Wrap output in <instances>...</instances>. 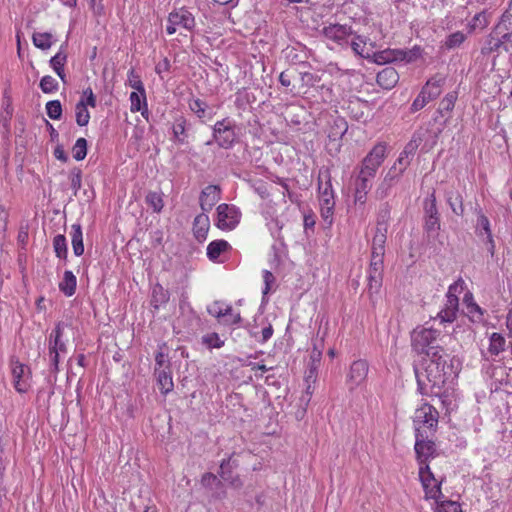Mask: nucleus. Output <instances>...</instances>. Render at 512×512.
I'll return each mask as SVG.
<instances>
[{
    "mask_svg": "<svg viewBox=\"0 0 512 512\" xmlns=\"http://www.w3.org/2000/svg\"><path fill=\"white\" fill-rule=\"evenodd\" d=\"M189 108L201 120L205 118L212 119L215 114L208 104L201 99L190 100Z\"/></svg>",
    "mask_w": 512,
    "mask_h": 512,
    "instance_id": "nucleus-25",
    "label": "nucleus"
},
{
    "mask_svg": "<svg viewBox=\"0 0 512 512\" xmlns=\"http://www.w3.org/2000/svg\"><path fill=\"white\" fill-rule=\"evenodd\" d=\"M301 79L307 86H315L316 82L319 81V77L310 72L302 73Z\"/></svg>",
    "mask_w": 512,
    "mask_h": 512,
    "instance_id": "nucleus-64",
    "label": "nucleus"
},
{
    "mask_svg": "<svg viewBox=\"0 0 512 512\" xmlns=\"http://www.w3.org/2000/svg\"><path fill=\"white\" fill-rule=\"evenodd\" d=\"M386 157V145L378 143L362 160L360 170L368 176H376V172Z\"/></svg>",
    "mask_w": 512,
    "mask_h": 512,
    "instance_id": "nucleus-10",
    "label": "nucleus"
},
{
    "mask_svg": "<svg viewBox=\"0 0 512 512\" xmlns=\"http://www.w3.org/2000/svg\"><path fill=\"white\" fill-rule=\"evenodd\" d=\"M202 343L208 348H221L224 341L220 339L219 335L215 332L206 334L202 337Z\"/></svg>",
    "mask_w": 512,
    "mask_h": 512,
    "instance_id": "nucleus-49",
    "label": "nucleus"
},
{
    "mask_svg": "<svg viewBox=\"0 0 512 512\" xmlns=\"http://www.w3.org/2000/svg\"><path fill=\"white\" fill-rule=\"evenodd\" d=\"M419 477L423 485L426 498L438 501L440 497H443L441 492V482L434 477L428 464L419 467Z\"/></svg>",
    "mask_w": 512,
    "mask_h": 512,
    "instance_id": "nucleus-11",
    "label": "nucleus"
},
{
    "mask_svg": "<svg viewBox=\"0 0 512 512\" xmlns=\"http://www.w3.org/2000/svg\"><path fill=\"white\" fill-rule=\"evenodd\" d=\"M75 116L79 126H86L89 123L90 114L83 99L76 104Z\"/></svg>",
    "mask_w": 512,
    "mask_h": 512,
    "instance_id": "nucleus-41",
    "label": "nucleus"
},
{
    "mask_svg": "<svg viewBox=\"0 0 512 512\" xmlns=\"http://www.w3.org/2000/svg\"><path fill=\"white\" fill-rule=\"evenodd\" d=\"M465 39L466 35L461 31H457L447 36L444 42V46L446 49L449 50L454 49L456 47H459L465 41Z\"/></svg>",
    "mask_w": 512,
    "mask_h": 512,
    "instance_id": "nucleus-45",
    "label": "nucleus"
},
{
    "mask_svg": "<svg viewBox=\"0 0 512 512\" xmlns=\"http://www.w3.org/2000/svg\"><path fill=\"white\" fill-rule=\"evenodd\" d=\"M318 192L320 205H335L331 175L328 170L321 172L319 175Z\"/></svg>",
    "mask_w": 512,
    "mask_h": 512,
    "instance_id": "nucleus-15",
    "label": "nucleus"
},
{
    "mask_svg": "<svg viewBox=\"0 0 512 512\" xmlns=\"http://www.w3.org/2000/svg\"><path fill=\"white\" fill-rule=\"evenodd\" d=\"M65 45H61L60 50L50 59L49 64L54 71L64 68L67 62V53L64 49Z\"/></svg>",
    "mask_w": 512,
    "mask_h": 512,
    "instance_id": "nucleus-43",
    "label": "nucleus"
},
{
    "mask_svg": "<svg viewBox=\"0 0 512 512\" xmlns=\"http://www.w3.org/2000/svg\"><path fill=\"white\" fill-rule=\"evenodd\" d=\"M64 324L58 322L48 337V350L50 365L54 372L58 371L60 354L67 353V346L63 340Z\"/></svg>",
    "mask_w": 512,
    "mask_h": 512,
    "instance_id": "nucleus-5",
    "label": "nucleus"
},
{
    "mask_svg": "<svg viewBox=\"0 0 512 512\" xmlns=\"http://www.w3.org/2000/svg\"><path fill=\"white\" fill-rule=\"evenodd\" d=\"M391 188L390 184L382 180L375 191L376 198L380 200L386 198L390 194Z\"/></svg>",
    "mask_w": 512,
    "mask_h": 512,
    "instance_id": "nucleus-61",
    "label": "nucleus"
},
{
    "mask_svg": "<svg viewBox=\"0 0 512 512\" xmlns=\"http://www.w3.org/2000/svg\"><path fill=\"white\" fill-rule=\"evenodd\" d=\"M446 201L450 206L452 212L457 216H463L464 203L461 193L457 190H449L446 192Z\"/></svg>",
    "mask_w": 512,
    "mask_h": 512,
    "instance_id": "nucleus-26",
    "label": "nucleus"
},
{
    "mask_svg": "<svg viewBox=\"0 0 512 512\" xmlns=\"http://www.w3.org/2000/svg\"><path fill=\"white\" fill-rule=\"evenodd\" d=\"M146 204L156 213L161 212L164 203L161 193L150 191L145 197Z\"/></svg>",
    "mask_w": 512,
    "mask_h": 512,
    "instance_id": "nucleus-42",
    "label": "nucleus"
},
{
    "mask_svg": "<svg viewBox=\"0 0 512 512\" xmlns=\"http://www.w3.org/2000/svg\"><path fill=\"white\" fill-rule=\"evenodd\" d=\"M402 49H386L378 53L373 52L374 61L377 64H386L391 62L400 61Z\"/></svg>",
    "mask_w": 512,
    "mask_h": 512,
    "instance_id": "nucleus-29",
    "label": "nucleus"
},
{
    "mask_svg": "<svg viewBox=\"0 0 512 512\" xmlns=\"http://www.w3.org/2000/svg\"><path fill=\"white\" fill-rule=\"evenodd\" d=\"M53 248L56 256L60 259H67L68 248L66 238L62 234H58L53 239Z\"/></svg>",
    "mask_w": 512,
    "mask_h": 512,
    "instance_id": "nucleus-39",
    "label": "nucleus"
},
{
    "mask_svg": "<svg viewBox=\"0 0 512 512\" xmlns=\"http://www.w3.org/2000/svg\"><path fill=\"white\" fill-rule=\"evenodd\" d=\"M155 375L157 378V384L162 394L166 395L173 390L174 383L172 379L171 368L162 370L155 368Z\"/></svg>",
    "mask_w": 512,
    "mask_h": 512,
    "instance_id": "nucleus-24",
    "label": "nucleus"
},
{
    "mask_svg": "<svg viewBox=\"0 0 512 512\" xmlns=\"http://www.w3.org/2000/svg\"><path fill=\"white\" fill-rule=\"evenodd\" d=\"M353 36L354 37L350 43L353 52L362 58H370L373 55V50L368 47L369 39L366 36L357 35L355 33Z\"/></svg>",
    "mask_w": 512,
    "mask_h": 512,
    "instance_id": "nucleus-20",
    "label": "nucleus"
},
{
    "mask_svg": "<svg viewBox=\"0 0 512 512\" xmlns=\"http://www.w3.org/2000/svg\"><path fill=\"white\" fill-rule=\"evenodd\" d=\"M235 123L229 118L217 121L212 127V140L206 142V145L217 143L220 148L230 149L236 141Z\"/></svg>",
    "mask_w": 512,
    "mask_h": 512,
    "instance_id": "nucleus-3",
    "label": "nucleus"
},
{
    "mask_svg": "<svg viewBox=\"0 0 512 512\" xmlns=\"http://www.w3.org/2000/svg\"><path fill=\"white\" fill-rule=\"evenodd\" d=\"M221 190L217 185L206 186L200 194V207L204 212L210 211L220 200Z\"/></svg>",
    "mask_w": 512,
    "mask_h": 512,
    "instance_id": "nucleus-18",
    "label": "nucleus"
},
{
    "mask_svg": "<svg viewBox=\"0 0 512 512\" xmlns=\"http://www.w3.org/2000/svg\"><path fill=\"white\" fill-rule=\"evenodd\" d=\"M240 217L241 213L234 205L223 203L217 207V227L222 230L234 229Z\"/></svg>",
    "mask_w": 512,
    "mask_h": 512,
    "instance_id": "nucleus-12",
    "label": "nucleus"
},
{
    "mask_svg": "<svg viewBox=\"0 0 512 512\" xmlns=\"http://www.w3.org/2000/svg\"><path fill=\"white\" fill-rule=\"evenodd\" d=\"M207 312L221 323L224 317L230 313V305H225L222 301H214L207 307Z\"/></svg>",
    "mask_w": 512,
    "mask_h": 512,
    "instance_id": "nucleus-36",
    "label": "nucleus"
},
{
    "mask_svg": "<svg viewBox=\"0 0 512 512\" xmlns=\"http://www.w3.org/2000/svg\"><path fill=\"white\" fill-rule=\"evenodd\" d=\"M375 176H368L364 171L360 170L355 180V202L365 203L366 195L372 187V180Z\"/></svg>",
    "mask_w": 512,
    "mask_h": 512,
    "instance_id": "nucleus-17",
    "label": "nucleus"
},
{
    "mask_svg": "<svg viewBox=\"0 0 512 512\" xmlns=\"http://www.w3.org/2000/svg\"><path fill=\"white\" fill-rule=\"evenodd\" d=\"M429 361L424 368V372L414 369L418 390L423 395L440 396L443 388L453 382L460 370V361L451 357L446 351L440 353L433 352L429 356Z\"/></svg>",
    "mask_w": 512,
    "mask_h": 512,
    "instance_id": "nucleus-1",
    "label": "nucleus"
},
{
    "mask_svg": "<svg viewBox=\"0 0 512 512\" xmlns=\"http://www.w3.org/2000/svg\"><path fill=\"white\" fill-rule=\"evenodd\" d=\"M129 99H130V103H131L130 110L132 112L141 111L142 116L147 118L148 109H147V106L146 107L144 106L142 94L139 92H132L130 94Z\"/></svg>",
    "mask_w": 512,
    "mask_h": 512,
    "instance_id": "nucleus-38",
    "label": "nucleus"
},
{
    "mask_svg": "<svg viewBox=\"0 0 512 512\" xmlns=\"http://www.w3.org/2000/svg\"><path fill=\"white\" fill-rule=\"evenodd\" d=\"M335 205H320L322 219L330 226L333 223Z\"/></svg>",
    "mask_w": 512,
    "mask_h": 512,
    "instance_id": "nucleus-57",
    "label": "nucleus"
},
{
    "mask_svg": "<svg viewBox=\"0 0 512 512\" xmlns=\"http://www.w3.org/2000/svg\"><path fill=\"white\" fill-rule=\"evenodd\" d=\"M39 86H40V89L42 90V92L45 94L53 93V92L57 91L58 87H59L56 79L50 75H46V76L42 77V79L40 80Z\"/></svg>",
    "mask_w": 512,
    "mask_h": 512,
    "instance_id": "nucleus-47",
    "label": "nucleus"
},
{
    "mask_svg": "<svg viewBox=\"0 0 512 512\" xmlns=\"http://www.w3.org/2000/svg\"><path fill=\"white\" fill-rule=\"evenodd\" d=\"M457 317V312L443 308L437 315L441 323H452Z\"/></svg>",
    "mask_w": 512,
    "mask_h": 512,
    "instance_id": "nucleus-58",
    "label": "nucleus"
},
{
    "mask_svg": "<svg viewBox=\"0 0 512 512\" xmlns=\"http://www.w3.org/2000/svg\"><path fill=\"white\" fill-rule=\"evenodd\" d=\"M73 158L77 161L83 160L87 155V141L85 138H78L72 148Z\"/></svg>",
    "mask_w": 512,
    "mask_h": 512,
    "instance_id": "nucleus-46",
    "label": "nucleus"
},
{
    "mask_svg": "<svg viewBox=\"0 0 512 512\" xmlns=\"http://www.w3.org/2000/svg\"><path fill=\"white\" fill-rule=\"evenodd\" d=\"M477 213V221L475 225V233L479 236H486L488 237L489 234H492L490 221L489 219L483 214L481 208L475 209Z\"/></svg>",
    "mask_w": 512,
    "mask_h": 512,
    "instance_id": "nucleus-32",
    "label": "nucleus"
},
{
    "mask_svg": "<svg viewBox=\"0 0 512 512\" xmlns=\"http://www.w3.org/2000/svg\"><path fill=\"white\" fill-rule=\"evenodd\" d=\"M457 92H449L439 103L438 112L444 116L445 113H449L453 110L455 102L457 100Z\"/></svg>",
    "mask_w": 512,
    "mask_h": 512,
    "instance_id": "nucleus-40",
    "label": "nucleus"
},
{
    "mask_svg": "<svg viewBox=\"0 0 512 512\" xmlns=\"http://www.w3.org/2000/svg\"><path fill=\"white\" fill-rule=\"evenodd\" d=\"M322 33L328 40H331L339 45L348 43V37L354 35L351 26L346 24H329L323 27Z\"/></svg>",
    "mask_w": 512,
    "mask_h": 512,
    "instance_id": "nucleus-13",
    "label": "nucleus"
},
{
    "mask_svg": "<svg viewBox=\"0 0 512 512\" xmlns=\"http://www.w3.org/2000/svg\"><path fill=\"white\" fill-rule=\"evenodd\" d=\"M201 484L206 487V488H210V489H213V487H221L222 486V483L221 481L217 478L216 475H214L213 473H205L203 474L202 478H201Z\"/></svg>",
    "mask_w": 512,
    "mask_h": 512,
    "instance_id": "nucleus-54",
    "label": "nucleus"
},
{
    "mask_svg": "<svg viewBox=\"0 0 512 512\" xmlns=\"http://www.w3.org/2000/svg\"><path fill=\"white\" fill-rule=\"evenodd\" d=\"M32 40L37 48L48 50L53 44V35L48 32H35L32 36Z\"/></svg>",
    "mask_w": 512,
    "mask_h": 512,
    "instance_id": "nucleus-37",
    "label": "nucleus"
},
{
    "mask_svg": "<svg viewBox=\"0 0 512 512\" xmlns=\"http://www.w3.org/2000/svg\"><path fill=\"white\" fill-rule=\"evenodd\" d=\"M368 370L369 365L366 360L359 359L351 364L349 373L347 375V383L350 390L355 389L365 381Z\"/></svg>",
    "mask_w": 512,
    "mask_h": 512,
    "instance_id": "nucleus-14",
    "label": "nucleus"
},
{
    "mask_svg": "<svg viewBox=\"0 0 512 512\" xmlns=\"http://www.w3.org/2000/svg\"><path fill=\"white\" fill-rule=\"evenodd\" d=\"M505 344L506 340L504 336L500 333L494 332L489 338L488 351L491 355L497 356L505 350Z\"/></svg>",
    "mask_w": 512,
    "mask_h": 512,
    "instance_id": "nucleus-35",
    "label": "nucleus"
},
{
    "mask_svg": "<svg viewBox=\"0 0 512 512\" xmlns=\"http://www.w3.org/2000/svg\"><path fill=\"white\" fill-rule=\"evenodd\" d=\"M77 286L76 276L72 271L66 270L64 272L63 278L59 283V290L64 293V295L70 297L74 295Z\"/></svg>",
    "mask_w": 512,
    "mask_h": 512,
    "instance_id": "nucleus-28",
    "label": "nucleus"
},
{
    "mask_svg": "<svg viewBox=\"0 0 512 512\" xmlns=\"http://www.w3.org/2000/svg\"><path fill=\"white\" fill-rule=\"evenodd\" d=\"M69 178H70V181H71V188L74 191V195H76L78 190L81 188L82 171L79 168H73L70 171Z\"/></svg>",
    "mask_w": 512,
    "mask_h": 512,
    "instance_id": "nucleus-53",
    "label": "nucleus"
},
{
    "mask_svg": "<svg viewBox=\"0 0 512 512\" xmlns=\"http://www.w3.org/2000/svg\"><path fill=\"white\" fill-rule=\"evenodd\" d=\"M444 82V77L434 76L430 78L413 101L410 108L411 112H417L423 109L430 101L436 99L442 92Z\"/></svg>",
    "mask_w": 512,
    "mask_h": 512,
    "instance_id": "nucleus-4",
    "label": "nucleus"
},
{
    "mask_svg": "<svg viewBox=\"0 0 512 512\" xmlns=\"http://www.w3.org/2000/svg\"><path fill=\"white\" fill-rule=\"evenodd\" d=\"M499 34H501V32L495 28V30L488 36L485 45L482 48V54L499 52L503 49V40L499 38Z\"/></svg>",
    "mask_w": 512,
    "mask_h": 512,
    "instance_id": "nucleus-30",
    "label": "nucleus"
},
{
    "mask_svg": "<svg viewBox=\"0 0 512 512\" xmlns=\"http://www.w3.org/2000/svg\"><path fill=\"white\" fill-rule=\"evenodd\" d=\"M387 227H376L375 235L372 239V246L375 247H385L386 239H387Z\"/></svg>",
    "mask_w": 512,
    "mask_h": 512,
    "instance_id": "nucleus-50",
    "label": "nucleus"
},
{
    "mask_svg": "<svg viewBox=\"0 0 512 512\" xmlns=\"http://www.w3.org/2000/svg\"><path fill=\"white\" fill-rule=\"evenodd\" d=\"M210 227L209 217L203 212L197 215L193 222V234L202 242L206 239Z\"/></svg>",
    "mask_w": 512,
    "mask_h": 512,
    "instance_id": "nucleus-21",
    "label": "nucleus"
},
{
    "mask_svg": "<svg viewBox=\"0 0 512 512\" xmlns=\"http://www.w3.org/2000/svg\"><path fill=\"white\" fill-rule=\"evenodd\" d=\"M376 81L380 87L389 90L397 84L399 75L393 67H386L377 73Z\"/></svg>",
    "mask_w": 512,
    "mask_h": 512,
    "instance_id": "nucleus-19",
    "label": "nucleus"
},
{
    "mask_svg": "<svg viewBox=\"0 0 512 512\" xmlns=\"http://www.w3.org/2000/svg\"><path fill=\"white\" fill-rule=\"evenodd\" d=\"M428 438L429 434L426 430L417 428L414 450L420 466L427 464L428 460L433 458L436 454V445Z\"/></svg>",
    "mask_w": 512,
    "mask_h": 512,
    "instance_id": "nucleus-9",
    "label": "nucleus"
},
{
    "mask_svg": "<svg viewBox=\"0 0 512 512\" xmlns=\"http://www.w3.org/2000/svg\"><path fill=\"white\" fill-rule=\"evenodd\" d=\"M263 280H264L265 287H264L262 293H263V297H265L269 293V291L271 289V285L275 282V277L269 270H264L263 271Z\"/></svg>",
    "mask_w": 512,
    "mask_h": 512,
    "instance_id": "nucleus-62",
    "label": "nucleus"
},
{
    "mask_svg": "<svg viewBox=\"0 0 512 512\" xmlns=\"http://www.w3.org/2000/svg\"><path fill=\"white\" fill-rule=\"evenodd\" d=\"M155 368H159V370L171 368L167 355L162 351H158L155 355Z\"/></svg>",
    "mask_w": 512,
    "mask_h": 512,
    "instance_id": "nucleus-59",
    "label": "nucleus"
},
{
    "mask_svg": "<svg viewBox=\"0 0 512 512\" xmlns=\"http://www.w3.org/2000/svg\"><path fill=\"white\" fill-rule=\"evenodd\" d=\"M463 303L466 306L467 313L472 317H476L477 320H481L484 314L483 309L474 301L473 294L468 291L463 297Z\"/></svg>",
    "mask_w": 512,
    "mask_h": 512,
    "instance_id": "nucleus-33",
    "label": "nucleus"
},
{
    "mask_svg": "<svg viewBox=\"0 0 512 512\" xmlns=\"http://www.w3.org/2000/svg\"><path fill=\"white\" fill-rule=\"evenodd\" d=\"M187 126L188 122L184 116H179L175 119L172 132H173V141L177 144L184 145L188 143V135H187Z\"/></svg>",
    "mask_w": 512,
    "mask_h": 512,
    "instance_id": "nucleus-23",
    "label": "nucleus"
},
{
    "mask_svg": "<svg viewBox=\"0 0 512 512\" xmlns=\"http://www.w3.org/2000/svg\"><path fill=\"white\" fill-rule=\"evenodd\" d=\"M169 301V292L160 284H156L152 289L151 305L158 309L161 305Z\"/></svg>",
    "mask_w": 512,
    "mask_h": 512,
    "instance_id": "nucleus-34",
    "label": "nucleus"
},
{
    "mask_svg": "<svg viewBox=\"0 0 512 512\" xmlns=\"http://www.w3.org/2000/svg\"><path fill=\"white\" fill-rule=\"evenodd\" d=\"M128 82H129L130 87H132L133 89L136 90L135 92H139L142 94L143 103H144V106L146 107V93H145L144 85H143L140 77L135 74V71L133 69L130 70L128 73Z\"/></svg>",
    "mask_w": 512,
    "mask_h": 512,
    "instance_id": "nucleus-44",
    "label": "nucleus"
},
{
    "mask_svg": "<svg viewBox=\"0 0 512 512\" xmlns=\"http://www.w3.org/2000/svg\"><path fill=\"white\" fill-rule=\"evenodd\" d=\"M242 321L240 313H234L232 307L230 306V313L227 314V317L221 321V324L224 325H238Z\"/></svg>",
    "mask_w": 512,
    "mask_h": 512,
    "instance_id": "nucleus-60",
    "label": "nucleus"
},
{
    "mask_svg": "<svg viewBox=\"0 0 512 512\" xmlns=\"http://www.w3.org/2000/svg\"><path fill=\"white\" fill-rule=\"evenodd\" d=\"M12 376L14 387L19 393H24L28 389L29 368L18 360H12Z\"/></svg>",
    "mask_w": 512,
    "mask_h": 512,
    "instance_id": "nucleus-16",
    "label": "nucleus"
},
{
    "mask_svg": "<svg viewBox=\"0 0 512 512\" xmlns=\"http://www.w3.org/2000/svg\"><path fill=\"white\" fill-rule=\"evenodd\" d=\"M166 32L173 35L177 28H183L187 31H192L196 25L195 17L185 7L176 8L171 11L167 18Z\"/></svg>",
    "mask_w": 512,
    "mask_h": 512,
    "instance_id": "nucleus-7",
    "label": "nucleus"
},
{
    "mask_svg": "<svg viewBox=\"0 0 512 512\" xmlns=\"http://www.w3.org/2000/svg\"><path fill=\"white\" fill-rule=\"evenodd\" d=\"M497 30H512V17L508 14V11L506 10L502 17L501 22L496 26Z\"/></svg>",
    "mask_w": 512,
    "mask_h": 512,
    "instance_id": "nucleus-63",
    "label": "nucleus"
},
{
    "mask_svg": "<svg viewBox=\"0 0 512 512\" xmlns=\"http://www.w3.org/2000/svg\"><path fill=\"white\" fill-rule=\"evenodd\" d=\"M424 230L429 236L437 235L441 228L440 213L437 208L435 191H432L423 201Z\"/></svg>",
    "mask_w": 512,
    "mask_h": 512,
    "instance_id": "nucleus-6",
    "label": "nucleus"
},
{
    "mask_svg": "<svg viewBox=\"0 0 512 512\" xmlns=\"http://www.w3.org/2000/svg\"><path fill=\"white\" fill-rule=\"evenodd\" d=\"M438 504V512H462L458 503L450 500L436 501Z\"/></svg>",
    "mask_w": 512,
    "mask_h": 512,
    "instance_id": "nucleus-52",
    "label": "nucleus"
},
{
    "mask_svg": "<svg viewBox=\"0 0 512 512\" xmlns=\"http://www.w3.org/2000/svg\"><path fill=\"white\" fill-rule=\"evenodd\" d=\"M230 248V244L225 240H214L207 246V256L211 261H216L219 256Z\"/></svg>",
    "mask_w": 512,
    "mask_h": 512,
    "instance_id": "nucleus-31",
    "label": "nucleus"
},
{
    "mask_svg": "<svg viewBox=\"0 0 512 512\" xmlns=\"http://www.w3.org/2000/svg\"><path fill=\"white\" fill-rule=\"evenodd\" d=\"M421 50L419 47H414L410 50H402V55L400 56V62L410 63L415 61L418 57H420Z\"/></svg>",
    "mask_w": 512,
    "mask_h": 512,
    "instance_id": "nucleus-56",
    "label": "nucleus"
},
{
    "mask_svg": "<svg viewBox=\"0 0 512 512\" xmlns=\"http://www.w3.org/2000/svg\"><path fill=\"white\" fill-rule=\"evenodd\" d=\"M71 244L73 248V252L76 256H81L84 253V244H83V232L82 227L79 223H75L71 226Z\"/></svg>",
    "mask_w": 512,
    "mask_h": 512,
    "instance_id": "nucleus-27",
    "label": "nucleus"
},
{
    "mask_svg": "<svg viewBox=\"0 0 512 512\" xmlns=\"http://www.w3.org/2000/svg\"><path fill=\"white\" fill-rule=\"evenodd\" d=\"M413 423L415 433H417V428H419L431 434L438 423V411L432 405L424 404L415 411Z\"/></svg>",
    "mask_w": 512,
    "mask_h": 512,
    "instance_id": "nucleus-8",
    "label": "nucleus"
},
{
    "mask_svg": "<svg viewBox=\"0 0 512 512\" xmlns=\"http://www.w3.org/2000/svg\"><path fill=\"white\" fill-rule=\"evenodd\" d=\"M46 113L53 120L60 119L61 115H62V106H61L60 101L52 100V101L47 102Z\"/></svg>",
    "mask_w": 512,
    "mask_h": 512,
    "instance_id": "nucleus-48",
    "label": "nucleus"
},
{
    "mask_svg": "<svg viewBox=\"0 0 512 512\" xmlns=\"http://www.w3.org/2000/svg\"><path fill=\"white\" fill-rule=\"evenodd\" d=\"M231 463H232L231 458L224 459L220 465L219 475L224 481L228 482L232 487L238 489V488L242 487L243 482L241 481V479L238 475L234 476L232 474Z\"/></svg>",
    "mask_w": 512,
    "mask_h": 512,
    "instance_id": "nucleus-22",
    "label": "nucleus"
},
{
    "mask_svg": "<svg viewBox=\"0 0 512 512\" xmlns=\"http://www.w3.org/2000/svg\"><path fill=\"white\" fill-rule=\"evenodd\" d=\"M466 287L465 281L462 278L456 280L453 284H451L448 288V292L446 294V298H458V295L461 294Z\"/></svg>",
    "mask_w": 512,
    "mask_h": 512,
    "instance_id": "nucleus-51",
    "label": "nucleus"
},
{
    "mask_svg": "<svg viewBox=\"0 0 512 512\" xmlns=\"http://www.w3.org/2000/svg\"><path fill=\"white\" fill-rule=\"evenodd\" d=\"M439 335L440 332L432 328L415 329L411 335L412 347L417 353L427 357L432 356L433 352L437 354L445 351L437 343Z\"/></svg>",
    "mask_w": 512,
    "mask_h": 512,
    "instance_id": "nucleus-2",
    "label": "nucleus"
},
{
    "mask_svg": "<svg viewBox=\"0 0 512 512\" xmlns=\"http://www.w3.org/2000/svg\"><path fill=\"white\" fill-rule=\"evenodd\" d=\"M390 218V206L388 203H384L381 205L379 213H378V219H377V226L387 227V222Z\"/></svg>",
    "mask_w": 512,
    "mask_h": 512,
    "instance_id": "nucleus-55",
    "label": "nucleus"
}]
</instances>
